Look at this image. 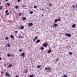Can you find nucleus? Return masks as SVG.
Listing matches in <instances>:
<instances>
[{
	"label": "nucleus",
	"instance_id": "10",
	"mask_svg": "<svg viewBox=\"0 0 77 77\" xmlns=\"http://www.w3.org/2000/svg\"><path fill=\"white\" fill-rule=\"evenodd\" d=\"M24 28V27L23 26H22L20 27V29H23Z\"/></svg>",
	"mask_w": 77,
	"mask_h": 77
},
{
	"label": "nucleus",
	"instance_id": "42",
	"mask_svg": "<svg viewBox=\"0 0 77 77\" xmlns=\"http://www.w3.org/2000/svg\"><path fill=\"white\" fill-rule=\"evenodd\" d=\"M67 35H68V34H67V33H66L65 34V36H66Z\"/></svg>",
	"mask_w": 77,
	"mask_h": 77
},
{
	"label": "nucleus",
	"instance_id": "33",
	"mask_svg": "<svg viewBox=\"0 0 77 77\" xmlns=\"http://www.w3.org/2000/svg\"><path fill=\"white\" fill-rule=\"evenodd\" d=\"M18 31H15V33H18Z\"/></svg>",
	"mask_w": 77,
	"mask_h": 77
},
{
	"label": "nucleus",
	"instance_id": "45",
	"mask_svg": "<svg viewBox=\"0 0 77 77\" xmlns=\"http://www.w3.org/2000/svg\"><path fill=\"white\" fill-rule=\"evenodd\" d=\"M42 11H44V9L42 8Z\"/></svg>",
	"mask_w": 77,
	"mask_h": 77
},
{
	"label": "nucleus",
	"instance_id": "22",
	"mask_svg": "<svg viewBox=\"0 0 77 77\" xmlns=\"http://www.w3.org/2000/svg\"><path fill=\"white\" fill-rule=\"evenodd\" d=\"M7 47H10V45L9 44H7Z\"/></svg>",
	"mask_w": 77,
	"mask_h": 77
},
{
	"label": "nucleus",
	"instance_id": "39",
	"mask_svg": "<svg viewBox=\"0 0 77 77\" xmlns=\"http://www.w3.org/2000/svg\"><path fill=\"white\" fill-rule=\"evenodd\" d=\"M56 60H57V61H58V60H59V58H57L56 59Z\"/></svg>",
	"mask_w": 77,
	"mask_h": 77
},
{
	"label": "nucleus",
	"instance_id": "27",
	"mask_svg": "<svg viewBox=\"0 0 77 77\" xmlns=\"http://www.w3.org/2000/svg\"><path fill=\"white\" fill-rule=\"evenodd\" d=\"M3 9V7L2 6H1L0 7V9Z\"/></svg>",
	"mask_w": 77,
	"mask_h": 77
},
{
	"label": "nucleus",
	"instance_id": "23",
	"mask_svg": "<svg viewBox=\"0 0 77 77\" xmlns=\"http://www.w3.org/2000/svg\"><path fill=\"white\" fill-rule=\"evenodd\" d=\"M40 49L41 50H43V49H44V48L42 47Z\"/></svg>",
	"mask_w": 77,
	"mask_h": 77
},
{
	"label": "nucleus",
	"instance_id": "37",
	"mask_svg": "<svg viewBox=\"0 0 77 77\" xmlns=\"http://www.w3.org/2000/svg\"><path fill=\"white\" fill-rule=\"evenodd\" d=\"M22 6L23 8H25V6L24 5H23Z\"/></svg>",
	"mask_w": 77,
	"mask_h": 77
},
{
	"label": "nucleus",
	"instance_id": "53",
	"mask_svg": "<svg viewBox=\"0 0 77 77\" xmlns=\"http://www.w3.org/2000/svg\"><path fill=\"white\" fill-rule=\"evenodd\" d=\"M52 56H53V55H52Z\"/></svg>",
	"mask_w": 77,
	"mask_h": 77
},
{
	"label": "nucleus",
	"instance_id": "32",
	"mask_svg": "<svg viewBox=\"0 0 77 77\" xmlns=\"http://www.w3.org/2000/svg\"><path fill=\"white\" fill-rule=\"evenodd\" d=\"M57 20H58V21H60V19L59 18Z\"/></svg>",
	"mask_w": 77,
	"mask_h": 77
},
{
	"label": "nucleus",
	"instance_id": "38",
	"mask_svg": "<svg viewBox=\"0 0 77 77\" xmlns=\"http://www.w3.org/2000/svg\"><path fill=\"white\" fill-rule=\"evenodd\" d=\"M20 52L22 51V49H20L19 51Z\"/></svg>",
	"mask_w": 77,
	"mask_h": 77
},
{
	"label": "nucleus",
	"instance_id": "49",
	"mask_svg": "<svg viewBox=\"0 0 77 77\" xmlns=\"http://www.w3.org/2000/svg\"><path fill=\"white\" fill-rule=\"evenodd\" d=\"M6 2H8V0H5Z\"/></svg>",
	"mask_w": 77,
	"mask_h": 77
},
{
	"label": "nucleus",
	"instance_id": "1",
	"mask_svg": "<svg viewBox=\"0 0 77 77\" xmlns=\"http://www.w3.org/2000/svg\"><path fill=\"white\" fill-rule=\"evenodd\" d=\"M6 76H8V77H11V75L9 74V73L8 72H6Z\"/></svg>",
	"mask_w": 77,
	"mask_h": 77
},
{
	"label": "nucleus",
	"instance_id": "50",
	"mask_svg": "<svg viewBox=\"0 0 77 77\" xmlns=\"http://www.w3.org/2000/svg\"><path fill=\"white\" fill-rule=\"evenodd\" d=\"M47 9H49V8H47Z\"/></svg>",
	"mask_w": 77,
	"mask_h": 77
},
{
	"label": "nucleus",
	"instance_id": "36",
	"mask_svg": "<svg viewBox=\"0 0 77 77\" xmlns=\"http://www.w3.org/2000/svg\"><path fill=\"white\" fill-rule=\"evenodd\" d=\"M29 77H33V75H30Z\"/></svg>",
	"mask_w": 77,
	"mask_h": 77
},
{
	"label": "nucleus",
	"instance_id": "18",
	"mask_svg": "<svg viewBox=\"0 0 77 77\" xmlns=\"http://www.w3.org/2000/svg\"><path fill=\"white\" fill-rule=\"evenodd\" d=\"M11 56V54H7V56H8V57H10Z\"/></svg>",
	"mask_w": 77,
	"mask_h": 77
},
{
	"label": "nucleus",
	"instance_id": "28",
	"mask_svg": "<svg viewBox=\"0 0 77 77\" xmlns=\"http://www.w3.org/2000/svg\"><path fill=\"white\" fill-rule=\"evenodd\" d=\"M72 52H69V54H70V55H72Z\"/></svg>",
	"mask_w": 77,
	"mask_h": 77
},
{
	"label": "nucleus",
	"instance_id": "17",
	"mask_svg": "<svg viewBox=\"0 0 77 77\" xmlns=\"http://www.w3.org/2000/svg\"><path fill=\"white\" fill-rule=\"evenodd\" d=\"M53 5H51V3H49V6L50 7V6H52Z\"/></svg>",
	"mask_w": 77,
	"mask_h": 77
},
{
	"label": "nucleus",
	"instance_id": "21",
	"mask_svg": "<svg viewBox=\"0 0 77 77\" xmlns=\"http://www.w3.org/2000/svg\"><path fill=\"white\" fill-rule=\"evenodd\" d=\"M41 66L40 65H38L37 66V68H40V67Z\"/></svg>",
	"mask_w": 77,
	"mask_h": 77
},
{
	"label": "nucleus",
	"instance_id": "46",
	"mask_svg": "<svg viewBox=\"0 0 77 77\" xmlns=\"http://www.w3.org/2000/svg\"><path fill=\"white\" fill-rule=\"evenodd\" d=\"M2 60V58L1 57H0V60Z\"/></svg>",
	"mask_w": 77,
	"mask_h": 77
},
{
	"label": "nucleus",
	"instance_id": "34",
	"mask_svg": "<svg viewBox=\"0 0 77 77\" xmlns=\"http://www.w3.org/2000/svg\"><path fill=\"white\" fill-rule=\"evenodd\" d=\"M34 8H37V6H35L34 7Z\"/></svg>",
	"mask_w": 77,
	"mask_h": 77
},
{
	"label": "nucleus",
	"instance_id": "3",
	"mask_svg": "<svg viewBox=\"0 0 77 77\" xmlns=\"http://www.w3.org/2000/svg\"><path fill=\"white\" fill-rule=\"evenodd\" d=\"M48 45H47V43H44L43 44V47H47Z\"/></svg>",
	"mask_w": 77,
	"mask_h": 77
},
{
	"label": "nucleus",
	"instance_id": "43",
	"mask_svg": "<svg viewBox=\"0 0 77 77\" xmlns=\"http://www.w3.org/2000/svg\"><path fill=\"white\" fill-rule=\"evenodd\" d=\"M20 2V0H17V2Z\"/></svg>",
	"mask_w": 77,
	"mask_h": 77
},
{
	"label": "nucleus",
	"instance_id": "31",
	"mask_svg": "<svg viewBox=\"0 0 77 77\" xmlns=\"http://www.w3.org/2000/svg\"><path fill=\"white\" fill-rule=\"evenodd\" d=\"M30 14H33V11H31L30 12Z\"/></svg>",
	"mask_w": 77,
	"mask_h": 77
},
{
	"label": "nucleus",
	"instance_id": "44",
	"mask_svg": "<svg viewBox=\"0 0 77 77\" xmlns=\"http://www.w3.org/2000/svg\"><path fill=\"white\" fill-rule=\"evenodd\" d=\"M9 14V13H8L6 14V15H8Z\"/></svg>",
	"mask_w": 77,
	"mask_h": 77
},
{
	"label": "nucleus",
	"instance_id": "24",
	"mask_svg": "<svg viewBox=\"0 0 77 77\" xmlns=\"http://www.w3.org/2000/svg\"><path fill=\"white\" fill-rule=\"evenodd\" d=\"M5 13H8V10H6L5 11Z\"/></svg>",
	"mask_w": 77,
	"mask_h": 77
},
{
	"label": "nucleus",
	"instance_id": "29",
	"mask_svg": "<svg viewBox=\"0 0 77 77\" xmlns=\"http://www.w3.org/2000/svg\"><path fill=\"white\" fill-rule=\"evenodd\" d=\"M7 5H8V6H10V4H9V3L7 4Z\"/></svg>",
	"mask_w": 77,
	"mask_h": 77
},
{
	"label": "nucleus",
	"instance_id": "7",
	"mask_svg": "<svg viewBox=\"0 0 77 77\" xmlns=\"http://www.w3.org/2000/svg\"><path fill=\"white\" fill-rule=\"evenodd\" d=\"M21 55L23 57H24V56H25V54L24 53H22L21 54Z\"/></svg>",
	"mask_w": 77,
	"mask_h": 77
},
{
	"label": "nucleus",
	"instance_id": "2",
	"mask_svg": "<svg viewBox=\"0 0 77 77\" xmlns=\"http://www.w3.org/2000/svg\"><path fill=\"white\" fill-rule=\"evenodd\" d=\"M37 39H38V37L35 36L33 39V42H35Z\"/></svg>",
	"mask_w": 77,
	"mask_h": 77
},
{
	"label": "nucleus",
	"instance_id": "26",
	"mask_svg": "<svg viewBox=\"0 0 77 77\" xmlns=\"http://www.w3.org/2000/svg\"><path fill=\"white\" fill-rule=\"evenodd\" d=\"M4 74V72H3V71H2V72H1V74Z\"/></svg>",
	"mask_w": 77,
	"mask_h": 77
},
{
	"label": "nucleus",
	"instance_id": "20",
	"mask_svg": "<svg viewBox=\"0 0 77 77\" xmlns=\"http://www.w3.org/2000/svg\"><path fill=\"white\" fill-rule=\"evenodd\" d=\"M18 8H19V7L18 6H16L15 7V9H18Z\"/></svg>",
	"mask_w": 77,
	"mask_h": 77
},
{
	"label": "nucleus",
	"instance_id": "5",
	"mask_svg": "<svg viewBox=\"0 0 77 77\" xmlns=\"http://www.w3.org/2000/svg\"><path fill=\"white\" fill-rule=\"evenodd\" d=\"M10 38H11V39H14V36L13 35H10Z\"/></svg>",
	"mask_w": 77,
	"mask_h": 77
},
{
	"label": "nucleus",
	"instance_id": "19",
	"mask_svg": "<svg viewBox=\"0 0 77 77\" xmlns=\"http://www.w3.org/2000/svg\"><path fill=\"white\" fill-rule=\"evenodd\" d=\"M27 72H28V71L27 70H26L24 72V73H27Z\"/></svg>",
	"mask_w": 77,
	"mask_h": 77
},
{
	"label": "nucleus",
	"instance_id": "47",
	"mask_svg": "<svg viewBox=\"0 0 77 77\" xmlns=\"http://www.w3.org/2000/svg\"><path fill=\"white\" fill-rule=\"evenodd\" d=\"M9 12H10L11 14L12 13V12H11V11H9Z\"/></svg>",
	"mask_w": 77,
	"mask_h": 77
},
{
	"label": "nucleus",
	"instance_id": "14",
	"mask_svg": "<svg viewBox=\"0 0 77 77\" xmlns=\"http://www.w3.org/2000/svg\"><path fill=\"white\" fill-rule=\"evenodd\" d=\"M57 21H58L57 19H55L54 23H56V22H57Z\"/></svg>",
	"mask_w": 77,
	"mask_h": 77
},
{
	"label": "nucleus",
	"instance_id": "6",
	"mask_svg": "<svg viewBox=\"0 0 77 77\" xmlns=\"http://www.w3.org/2000/svg\"><path fill=\"white\" fill-rule=\"evenodd\" d=\"M45 70H46V71L47 70H50V68L48 67V68H47L45 67Z\"/></svg>",
	"mask_w": 77,
	"mask_h": 77
},
{
	"label": "nucleus",
	"instance_id": "8",
	"mask_svg": "<svg viewBox=\"0 0 77 77\" xmlns=\"http://www.w3.org/2000/svg\"><path fill=\"white\" fill-rule=\"evenodd\" d=\"M72 27L73 28H75V24H73L72 26Z\"/></svg>",
	"mask_w": 77,
	"mask_h": 77
},
{
	"label": "nucleus",
	"instance_id": "12",
	"mask_svg": "<svg viewBox=\"0 0 77 77\" xmlns=\"http://www.w3.org/2000/svg\"><path fill=\"white\" fill-rule=\"evenodd\" d=\"M51 50H49L48 51V53H51Z\"/></svg>",
	"mask_w": 77,
	"mask_h": 77
},
{
	"label": "nucleus",
	"instance_id": "11",
	"mask_svg": "<svg viewBox=\"0 0 77 77\" xmlns=\"http://www.w3.org/2000/svg\"><path fill=\"white\" fill-rule=\"evenodd\" d=\"M67 36H68V37H71V35L70 34H67Z\"/></svg>",
	"mask_w": 77,
	"mask_h": 77
},
{
	"label": "nucleus",
	"instance_id": "52",
	"mask_svg": "<svg viewBox=\"0 0 77 77\" xmlns=\"http://www.w3.org/2000/svg\"><path fill=\"white\" fill-rule=\"evenodd\" d=\"M1 3H2L0 2V4H1Z\"/></svg>",
	"mask_w": 77,
	"mask_h": 77
},
{
	"label": "nucleus",
	"instance_id": "40",
	"mask_svg": "<svg viewBox=\"0 0 77 77\" xmlns=\"http://www.w3.org/2000/svg\"><path fill=\"white\" fill-rule=\"evenodd\" d=\"M4 66H7V64H4Z\"/></svg>",
	"mask_w": 77,
	"mask_h": 77
},
{
	"label": "nucleus",
	"instance_id": "48",
	"mask_svg": "<svg viewBox=\"0 0 77 77\" xmlns=\"http://www.w3.org/2000/svg\"><path fill=\"white\" fill-rule=\"evenodd\" d=\"M16 77H20L18 76L17 75H16Z\"/></svg>",
	"mask_w": 77,
	"mask_h": 77
},
{
	"label": "nucleus",
	"instance_id": "16",
	"mask_svg": "<svg viewBox=\"0 0 77 77\" xmlns=\"http://www.w3.org/2000/svg\"><path fill=\"white\" fill-rule=\"evenodd\" d=\"M54 26H55V27H57V24H54Z\"/></svg>",
	"mask_w": 77,
	"mask_h": 77
},
{
	"label": "nucleus",
	"instance_id": "35",
	"mask_svg": "<svg viewBox=\"0 0 77 77\" xmlns=\"http://www.w3.org/2000/svg\"><path fill=\"white\" fill-rule=\"evenodd\" d=\"M19 16H21V13H20L19 14Z\"/></svg>",
	"mask_w": 77,
	"mask_h": 77
},
{
	"label": "nucleus",
	"instance_id": "9",
	"mask_svg": "<svg viewBox=\"0 0 77 77\" xmlns=\"http://www.w3.org/2000/svg\"><path fill=\"white\" fill-rule=\"evenodd\" d=\"M40 41H41V40H38L36 41V43H39V42H40Z\"/></svg>",
	"mask_w": 77,
	"mask_h": 77
},
{
	"label": "nucleus",
	"instance_id": "51",
	"mask_svg": "<svg viewBox=\"0 0 77 77\" xmlns=\"http://www.w3.org/2000/svg\"><path fill=\"white\" fill-rule=\"evenodd\" d=\"M76 8H77V4H76Z\"/></svg>",
	"mask_w": 77,
	"mask_h": 77
},
{
	"label": "nucleus",
	"instance_id": "30",
	"mask_svg": "<svg viewBox=\"0 0 77 77\" xmlns=\"http://www.w3.org/2000/svg\"><path fill=\"white\" fill-rule=\"evenodd\" d=\"M5 39L6 40H8V37H6L5 38Z\"/></svg>",
	"mask_w": 77,
	"mask_h": 77
},
{
	"label": "nucleus",
	"instance_id": "15",
	"mask_svg": "<svg viewBox=\"0 0 77 77\" xmlns=\"http://www.w3.org/2000/svg\"><path fill=\"white\" fill-rule=\"evenodd\" d=\"M12 66V65L11 64H9V65H8V68H10L11 67V66Z\"/></svg>",
	"mask_w": 77,
	"mask_h": 77
},
{
	"label": "nucleus",
	"instance_id": "13",
	"mask_svg": "<svg viewBox=\"0 0 77 77\" xmlns=\"http://www.w3.org/2000/svg\"><path fill=\"white\" fill-rule=\"evenodd\" d=\"M22 19L24 21L25 20H26V18L25 17H24Z\"/></svg>",
	"mask_w": 77,
	"mask_h": 77
},
{
	"label": "nucleus",
	"instance_id": "4",
	"mask_svg": "<svg viewBox=\"0 0 77 77\" xmlns=\"http://www.w3.org/2000/svg\"><path fill=\"white\" fill-rule=\"evenodd\" d=\"M33 26V23H30L28 24V26Z\"/></svg>",
	"mask_w": 77,
	"mask_h": 77
},
{
	"label": "nucleus",
	"instance_id": "41",
	"mask_svg": "<svg viewBox=\"0 0 77 77\" xmlns=\"http://www.w3.org/2000/svg\"><path fill=\"white\" fill-rule=\"evenodd\" d=\"M64 77H67V76L66 75H64Z\"/></svg>",
	"mask_w": 77,
	"mask_h": 77
},
{
	"label": "nucleus",
	"instance_id": "25",
	"mask_svg": "<svg viewBox=\"0 0 77 77\" xmlns=\"http://www.w3.org/2000/svg\"><path fill=\"white\" fill-rule=\"evenodd\" d=\"M75 5H72V8H75Z\"/></svg>",
	"mask_w": 77,
	"mask_h": 77
}]
</instances>
